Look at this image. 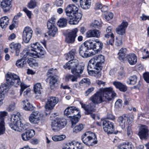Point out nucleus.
Returning <instances> with one entry per match:
<instances>
[{
  "mask_svg": "<svg viewBox=\"0 0 149 149\" xmlns=\"http://www.w3.org/2000/svg\"><path fill=\"white\" fill-rule=\"evenodd\" d=\"M116 95V93L112 88H101L90 97V100L93 103H91L88 105L81 102L80 104L82 108L85 111V114L88 115L95 111L96 104H100L103 102H109L112 100Z\"/></svg>",
  "mask_w": 149,
  "mask_h": 149,
  "instance_id": "f257e3e1",
  "label": "nucleus"
},
{
  "mask_svg": "<svg viewBox=\"0 0 149 149\" xmlns=\"http://www.w3.org/2000/svg\"><path fill=\"white\" fill-rule=\"evenodd\" d=\"M31 50H29L24 54L21 58L25 61L27 59L30 58L29 57L35 58L41 57L45 54V52L43 49V48L38 42L31 44Z\"/></svg>",
  "mask_w": 149,
  "mask_h": 149,
  "instance_id": "f03ea898",
  "label": "nucleus"
},
{
  "mask_svg": "<svg viewBox=\"0 0 149 149\" xmlns=\"http://www.w3.org/2000/svg\"><path fill=\"white\" fill-rule=\"evenodd\" d=\"M6 78L7 84L9 86L14 85L17 87L20 85V95L22 94L24 90L27 88L25 84L21 83L19 77L15 74L8 72L6 74Z\"/></svg>",
  "mask_w": 149,
  "mask_h": 149,
  "instance_id": "7ed1b4c3",
  "label": "nucleus"
},
{
  "mask_svg": "<svg viewBox=\"0 0 149 149\" xmlns=\"http://www.w3.org/2000/svg\"><path fill=\"white\" fill-rule=\"evenodd\" d=\"M79 113L77 108L74 107H68L64 111V114L65 115L72 118V127L79 121V118L77 116Z\"/></svg>",
  "mask_w": 149,
  "mask_h": 149,
  "instance_id": "20e7f679",
  "label": "nucleus"
},
{
  "mask_svg": "<svg viewBox=\"0 0 149 149\" xmlns=\"http://www.w3.org/2000/svg\"><path fill=\"white\" fill-rule=\"evenodd\" d=\"M81 139L84 143L88 146H93L97 142L95 134L90 131L86 132L82 136Z\"/></svg>",
  "mask_w": 149,
  "mask_h": 149,
  "instance_id": "39448f33",
  "label": "nucleus"
},
{
  "mask_svg": "<svg viewBox=\"0 0 149 149\" xmlns=\"http://www.w3.org/2000/svg\"><path fill=\"white\" fill-rule=\"evenodd\" d=\"M104 56L101 55L95 56L89 62V67L93 66V68L97 70L101 71L102 69V64L104 61Z\"/></svg>",
  "mask_w": 149,
  "mask_h": 149,
  "instance_id": "423d86ee",
  "label": "nucleus"
},
{
  "mask_svg": "<svg viewBox=\"0 0 149 149\" xmlns=\"http://www.w3.org/2000/svg\"><path fill=\"white\" fill-rule=\"evenodd\" d=\"M58 102V98L56 97L50 96L47 98V101L45 104V107L46 111H49L48 113H45L46 116L50 113V111L54 109L55 105Z\"/></svg>",
  "mask_w": 149,
  "mask_h": 149,
  "instance_id": "0eeeda50",
  "label": "nucleus"
},
{
  "mask_svg": "<svg viewBox=\"0 0 149 149\" xmlns=\"http://www.w3.org/2000/svg\"><path fill=\"white\" fill-rule=\"evenodd\" d=\"M134 116L132 115L129 116L128 117H126L125 116H120L118 118L117 121L119 124V126L123 129L128 124L129 125H131L133 121Z\"/></svg>",
  "mask_w": 149,
  "mask_h": 149,
  "instance_id": "6e6552de",
  "label": "nucleus"
},
{
  "mask_svg": "<svg viewBox=\"0 0 149 149\" xmlns=\"http://www.w3.org/2000/svg\"><path fill=\"white\" fill-rule=\"evenodd\" d=\"M89 47L85 42L80 46L79 49V54L83 58H87L94 55L93 52H89Z\"/></svg>",
  "mask_w": 149,
  "mask_h": 149,
  "instance_id": "1a4fd4ad",
  "label": "nucleus"
},
{
  "mask_svg": "<svg viewBox=\"0 0 149 149\" xmlns=\"http://www.w3.org/2000/svg\"><path fill=\"white\" fill-rule=\"evenodd\" d=\"M55 18L52 17L48 20L47 22V27L49 30L48 34L53 37H54L58 32L57 28L55 26Z\"/></svg>",
  "mask_w": 149,
  "mask_h": 149,
  "instance_id": "9d476101",
  "label": "nucleus"
},
{
  "mask_svg": "<svg viewBox=\"0 0 149 149\" xmlns=\"http://www.w3.org/2000/svg\"><path fill=\"white\" fill-rule=\"evenodd\" d=\"M66 125L65 119L57 118L52 123V128L54 131H57Z\"/></svg>",
  "mask_w": 149,
  "mask_h": 149,
  "instance_id": "9b49d317",
  "label": "nucleus"
},
{
  "mask_svg": "<svg viewBox=\"0 0 149 149\" xmlns=\"http://www.w3.org/2000/svg\"><path fill=\"white\" fill-rule=\"evenodd\" d=\"M86 44L89 47L90 50L92 49L95 52V53H97L102 49L103 46V44L99 41L89 40L87 42Z\"/></svg>",
  "mask_w": 149,
  "mask_h": 149,
  "instance_id": "f8f14e48",
  "label": "nucleus"
},
{
  "mask_svg": "<svg viewBox=\"0 0 149 149\" xmlns=\"http://www.w3.org/2000/svg\"><path fill=\"white\" fill-rule=\"evenodd\" d=\"M103 126L104 130L108 134H116V132H113L114 125L112 122L108 120H104L103 123Z\"/></svg>",
  "mask_w": 149,
  "mask_h": 149,
  "instance_id": "ddd939ff",
  "label": "nucleus"
},
{
  "mask_svg": "<svg viewBox=\"0 0 149 149\" xmlns=\"http://www.w3.org/2000/svg\"><path fill=\"white\" fill-rule=\"evenodd\" d=\"M33 31L29 27H25L24 30L22 34V39L26 43H28L30 40L32 35Z\"/></svg>",
  "mask_w": 149,
  "mask_h": 149,
  "instance_id": "4468645a",
  "label": "nucleus"
},
{
  "mask_svg": "<svg viewBox=\"0 0 149 149\" xmlns=\"http://www.w3.org/2000/svg\"><path fill=\"white\" fill-rule=\"evenodd\" d=\"M41 118V113L38 111L32 112L29 117L30 122L32 124H38Z\"/></svg>",
  "mask_w": 149,
  "mask_h": 149,
  "instance_id": "2eb2a0df",
  "label": "nucleus"
},
{
  "mask_svg": "<svg viewBox=\"0 0 149 149\" xmlns=\"http://www.w3.org/2000/svg\"><path fill=\"white\" fill-rule=\"evenodd\" d=\"M77 32L78 29L76 28L69 32L66 36L65 40V42L68 43H72L74 42Z\"/></svg>",
  "mask_w": 149,
  "mask_h": 149,
  "instance_id": "dca6fc26",
  "label": "nucleus"
},
{
  "mask_svg": "<svg viewBox=\"0 0 149 149\" xmlns=\"http://www.w3.org/2000/svg\"><path fill=\"white\" fill-rule=\"evenodd\" d=\"M82 17V14L80 13H78V11L75 12L74 14L69 19V23L70 24L74 25L77 24Z\"/></svg>",
  "mask_w": 149,
  "mask_h": 149,
  "instance_id": "f3484780",
  "label": "nucleus"
},
{
  "mask_svg": "<svg viewBox=\"0 0 149 149\" xmlns=\"http://www.w3.org/2000/svg\"><path fill=\"white\" fill-rule=\"evenodd\" d=\"M78 10L77 7L73 4L68 5L65 8V12L67 15L69 17V19L74 14L75 12L78 11Z\"/></svg>",
  "mask_w": 149,
  "mask_h": 149,
  "instance_id": "a211bd4d",
  "label": "nucleus"
},
{
  "mask_svg": "<svg viewBox=\"0 0 149 149\" xmlns=\"http://www.w3.org/2000/svg\"><path fill=\"white\" fill-rule=\"evenodd\" d=\"M78 64V60L74 59L70 60L64 65L63 67L65 69H71V70H72V69H74Z\"/></svg>",
  "mask_w": 149,
  "mask_h": 149,
  "instance_id": "6ab92c4d",
  "label": "nucleus"
},
{
  "mask_svg": "<svg viewBox=\"0 0 149 149\" xmlns=\"http://www.w3.org/2000/svg\"><path fill=\"white\" fill-rule=\"evenodd\" d=\"M35 135V132L33 130H29L22 133L21 137L22 140L27 141L31 139Z\"/></svg>",
  "mask_w": 149,
  "mask_h": 149,
  "instance_id": "aec40b11",
  "label": "nucleus"
},
{
  "mask_svg": "<svg viewBox=\"0 0 149 149\" xmlns=\"http://www.w3.org/2000/svg\"><path fill=\"white\" fill-rule=\"evenodd\" d=\"M148 127L146 125L142 126L138 134L141 139H147L148 135Z\"/></svg>",
  "mask_w": 149,
  "mask_h": 149,
  "instance_id": "412c9836",
  "label": "nucleus"
},
{
  "mask_svg": "<svg viewBox=\"0 0 149 149\" xmlns=\"http://www.w3.org/2000/svg\"><path fill=\"white\" fill-rule=\"evenodd\" d=\"M11 0H0V6L5 12L9 11L11 8Z\"/></svg>",
  "mask_w": 149,
  "mask_h": 149,
  "instance_id": "4be33fe9",
  "label": "nucleus"
},
{
  "mask_svg": "<svg viewBox=\"0 0 149 149\" xmlns=\"http://www.w3.org/2000/svg\"><path fill=\"white\" fill-rule=\"evenodd\" d=\"M128 25V23L126 22L123 21L116 29L117 33L120 35H123L125 33L126 29Z\"/></svg>",
  "mask_w": 149,
  "mask_h": 149,
  "instance_id": "5701e85b",
  "label": "nucleus"
},
{
  "mask_svg": "<svg viewBox=\"0 0 149 149\" xmlns=\"http://www.w3.org/2000/svg\"><path fill=\"white\" fill-rule=\"evenodd\" d=\"M62 149H82V147L81 143L74 141L69 143L68 145Z\"/></svg>",
  "mask_w": 149,
  "mask_h": 149,
  "instance_id": "b1692460",
  "label": "nucleus"
},
{
  "mask_svg": "<svg viewBox=\"0 0 149 149\" xmlns=\"http://www.w3.org/2000/svg\"><path fill=\"white\" fill-rule=\"evenodd\" d=\"M84 69V65L82 64H78L74 69L71 70L72 73L78 77H80V74H81Z\"/></svg>",
  "mask_w": 149,
  "mask_h": 149,
  "instance_id": "393cba45",
  "label": "nucleus"
},
{
  "mask_svg": "<svg viewBox=\"0 0 149 149\" xmlns=\"http://www.w3.org/2000/svg\"><path fill=\"white\" fill-rule=\"evenodd\" d=\"M42 89L41 84L40 83H37L34 85L33 86L34 91L36 95V97L38 96V98H41V94Z\"/></svg>",
  "mask_w": 149,
  "mask_h": 149,
  "instance_id": "a878e982",
  "label": "nucleus"
},
{
  "mask_svg": "<svg viewBox=\"0 0 149 149\" xmlns=\"http://www.w3.org/2000/svg\"><path fill=\"white\" fill-rule=\"evenodd\" d=\"M131 65L135 64L137 62V58L136 55L134 54H130L127 55L126 58Z\"/></svg>",
  "mask_w": 149,
  "mask_h": 149,
  "instance_id": "bb28decb",
  "label": "nucleus"
},
{
  "mask_svg": "<svg viewBox=\"0 0 149 149\" xmlns=\"http://www.w3.org/2000/svg\"><path fill=\"white\" fill-rule=\"evenodd\" d=\"M17 123L19 125V132L26 130L29 127L28 124L23 119H20Z\"/></svg>",
  "mask_w": 149,
  "mask_h": 149,
  "instance_id": "cd10ccee",
  "label": "nucleus"
},
{
  "mask_svg": "<svg viewBox=\"0 0 149 149\" xmlns=\"http://www.w3.org/2000/svg\"><path fill=\"white\" fill-rule=\"evenodd\" d=\"M113 84L118 89L121 91L125 92L127 90V86L120 82L114 81L113 82Z\"/></svg>",
  "mask_w": 149,
  "mask_h": 149,
  "instance_id": "c85d7f7f",
  "label": "nucleus"
},
{
  "mask_svg": "<svg viewBox=\"0 0 149 149\" xmlns=\"http://www.w3.org/2000/svg\"><path fill=\"white\" fill-rule=\"evenodd\" d=\"M49 77L50 78L49 84L51 89H54L55 88V85L57 82L58 79V77L56 75L53 76L49 75Z\"/></svg>",
  "mask_w": 149,
  "mask_h": 149,
  "instance_id": "c756f323",
  "label": "nucleus"
},
{
  "mask_svg": "<svg viewBox=\"0 0 149 149\" xmlns=\"http://www.w3.org/2000/svg\"><path fill=\"white\" fill-rule=\"evenodd\" d=\"M10 48L11 49L15 50L16 55L18 56L20 52V49L21 48V45L19 43H15L13 42L10 45Z\"/></svg>",
  "mask_w": 149,
  "mask_h": 149,
  "instance_id": "7c9ffc66",
  "label": "nucleus"
},
{
  "mask_svg": "<svg viewBox=\"0 0 149 149\" xmlns=\"http://www.w3.org/2000/svg\"><path fill=\"white\" fill-rule=\"evenodd\" d=\"M9 19L7 16L2 17L0 19V25L2 28H5L9 23Z\"/></svg>",
  "mask_w": 149,
  "mask_h": 149,
  "instance_id": "2f4dec72",
  "label": "nucleus"
},
{
  "mask_svg": "<svg viewBox=\"0 0 149 149\" xmlns=\"http://www.w3.org/2000/svg\"><path fill=\"white\" fill-rule=\"evenodd\" d=\"M5 84L2 85L0 87V106L3 103V101L4 98V90H6L7 87L5 86Z\"/></svg>",
  "mask_w": 149,
  "mask_h": 149,
  "instance_id": "473e14b6",
  "label": "nucleus"
},
{
  "mask_svg": "<svg viewBox=\"0 0 149 149\" xmlns=\"http://www.w3.org/2000/svg\"><path fill=\"white\" fill-rule=\"evenodd\" d=\"M80 3L82 8L84 9H87L91 5V0H86L85 1L80 0Z\"/></svg>",
  "mask_w": 149,
  "mask_h": 149,
  "instance_id": "72a5a7b5",
  "label": "nucleus"
},
{
  "mask_svg": "<svg viewBox=\"0 0 149 149\" xmlns=\"http://www.w3.org/2000/svg\"><path fill=\"white\" fill-rule=\"evenodd\" d=\"M126 49L124 48H122L119 51L118 53V57L120 60L123 61L125 60L126 57H125L126 52Z\"/></svg>",
  "mask_w": 149,
  "mask_h": 149,
  "instance_id": "f704fd0d",
  "label": "nucleus"
},
{
  "mask_svg": "<svg viewBox=\"0 0 149 149\" xmlns=\"http://www.w3.org/2000/svg\"><path fill=\"white\" fill-rule=\"evenodd\" d=\"M76 54V50L74 49H72L69 53L66 54L65 59L69 61L71 59H74L75 56Z\"/></svg>",
  "mask_w": 149,
  "mask_h": 149,
  "instance_id": "c9c22d12",
  "label": "nucleus"
},
{
  "mask_svg": "<svg viewBox=\"0 0 149 149\" xmlns=\"http://www.w3.org/2000/svg\"><path fill=\"white\" fill-rule=\"evenodd\" d=\"M67 20L64 18H61L57 22V25L60 27H64L67 25Z\"/></svg>",
  "mask_w": 149,
  "mask_h": 149,
  "instance_id": "e433bc0d",
  "label": "nucleus"
},
{
  "mask_svg": "<svg viewBox=\"0 0 149 149\" xmlns=\"http://www.w3.org/2000/svg\"><path fill=\"white\" fill-rule=\"evenodd\" d=\"M92 68H93L94 69H95V68H93V65L89 67L88 64L87 68V70L88 73L90 75L95 76V74H99V72L100 71L97 70V71H95L93 70H92Z\"/></svg>",
  "mask_w": 149,
  "mask_h": 149,
  "instance_id": "4c0bfd02",
  "label": "nucleus"
},
{
  "mask_svg": "<svg viewBox=\"0 0 149 149\" xmlns=\"http://www.w3.org/2000/svg\"><path fill=\"white\" fill-rule=\"evenodd\" d=\"M24 104V109L26 110L31 111L33 109V107L32 104L28 102L27 100L23 101Z\"/></svg>",
  "mask_w": 149,
  "mask_h": 149,
  "instance_id": "58836bf2",
  "label": "nucleus"
},
{
  "mask_svg": "<svg viewBox=\"0 0 149 149\" xmlns=\"http://www.w3.org/2000/svg\"><path fill=\"white\" fill-rule=\"evenodd\" d=\"M26 62L25 61L21 59L17 61L15 65L18 68H22L26 65Z\"/></svg>",
  "mask_w": 149,
  "mask_h": 149,
  "instance_id": "ea45409f",
  "label": "nucleus"
},
{
  "mask_svg": "<svg viewBox=\"0 0 149 149\" xmlns=\"http://www.w3.org/2000/svg\"><path fill=\"white\" fill-rule=\"evenodd\" d=\"M18 121V120L16 121L15 120L14 121L11 122L10 124V126L11 129L14 130L19 132V125H18V124L17 123Z\"/></svg>",
  "mask_w": 149,
  "mask_h": 149,
  "instance_id": "a19ab883",
  "label": "nucleus"
},
{
  "mask_svg": "<svg viewBox=\"0 0 149 149\" xmlns=\"http://www.w3.org/2000/svg\"><path fill=\"white\" fill-rule=\"evenodd\" d=\"M27 63L30 66L33 67L37 66L38 65V63L36 62V60L35 59L31 58L28 59Z\"/></svg>",
  "mask_w": 149,
  "mask_h": 149,
  "instance_id": "79ce46f5",
  "label": "nucleus"
},
{
  "mask_svg": "<svg viewBox=\"0 0 149 149\" xmlns=\"http://www.w3.org/2000/svg\"><path fill=\"white\" fill-rule=\"evenodd\" d=\"M91 27L99 29L102 26V24L101 22H99L97 20H95L91 24Z\"/></svg>",
  "mask_w": 149,
  "mask_h": 149,
  "instance_id": "37998d69",
  "label": "nucleus"
},
{
  "mask_svg": "<svg viewBox=\"0 0 149 149\" xmlns=\"http://www.w3.org/2000/svg\"><path fill=\"white\" fill-rule=\"evenodd\" d=\"M112 29V28L111 26H109L107 27L106 29V31L104 32V36L107 38H109L110 35L111 36V31Z\"/></svg>",
  "mask_w": 149,
  "mask_h": 149,
  "instance_id": "c03bdc74",
  "label": "nucleus"
},
{
  "mask_svg": "<svg viewBox=\"0 0 149 149\" xmlns=\"http://www.w3.org/2000/svg\"><path fill=\"white\" fill-rule=\"evenodd\" d=\"M66 137L64 135H62L60 136L55 135L52 138V140L55 141H59L64 139Z\"/></svg>",
  "mask_w": 149,
  "mask_h": 149,
  "instance_id": "a18cd8bd",
  "label": "nucleus"
},
{
  "mask_svg": "<svg viewBox=\"0 0 149 149\" xmlns=\"http://www.w3.org/2000/svg\"><path fill=\"white\" fill-rule=\"evenodd\" d=\"M123 69V67L120 68L121 71L118 72L117 76V78L119 80H121L125 77V73Z\"/></svg>",
  "mask_w": 149,
  "mask_h": 149,
  "instance_id": "49530a36",
  "label": "nucleus"
},
{
  "mask_svg": "<svg viewBox=\"0 0 149 149\" xmlns=\"http://www.w3.org/2000/svg\"><path fill=\"white\" fill-rule=\"evenodd\" d=\"M119 149H131L132 146L129 144L123 143L118 146Z\"/></svg>",
  "mask_w": 149,
  "mask_h": 149,
  "instance_id": "de8ad7c7",
  "label": "nucleus"
},
{
  "mask_svg": "<svg viewBox=\"0 0 149 149\" xmlns=\"http://www.w3.org/2000/svg\"><path fill=\"white\" fill-rule=\"evenodd\" d=\"M84 127L82 124H79V125L76 126L73 129V132H74L77 133L79 131H80Z\"/></svg>",
  "mask_w": 149,
  "mask_h": 149,
  "instance_id": "09e8293b",
  "label": "nucleus"
},
{
  "mask_svg": "<svg viewBox=\"0 0 149 149\" xmlns=\"http://www.w3.org/2000/svg\"><path fill=\"white\" fill-rule=\"evenodd\" d=\"M137 77L135 75H133L130 77L129 78L130 81L129 84H134L137 81Z\"/></svg>",
  "mask_w": 149,
  "mask_h": 149,
  "instance_id": "8fccbe9b",
  "label": "nucleus"
},
{
  "mask_svg": "<svg viewBox=\"0 0 149 149\" xmlns=\"http://www.w3.org/2000/svg\"><path fill=\"white\" fill-rule=\"evenodd\" d=\"M7 113L6 111H1L0 112V122L5 123L4 118L7 116Z\"/></svg>",
  "mask_w": 149,
  "mask_h": 149,
  "instance_id": "3c124183",
  "label": "nucleus"
},
{
  "mask_svg": "<svg viewBox=\"0 0 149 149\" xmlns=\"http://www.w3.org/2000/svg\"><path fill=\"white\" fill-rule=\"evenodd\" d=\"M5 130V123L0 122V135L4 134Z\"/></svg>",
  "mask_w": 149,
  "mask_h": 149,
  "instance_id": "603ef678",
  "label": "nucleus"
},
{
  "mask_svg": "<svg viewBox=\"0 0 149 149\" xmlns=\"http://www.w3.org/2000/svg\"><path fill=\"white\" fill-rule=\"evenodd\" d=\"M36 4L35 0H31L28 4V7L31 8H33L36 6Z\"/></svg>",
  "mask_w": 149,
  "mask_h": 149,
  "instance_id": "864d4df0",
  "label": "nucleus"
},
{
  "mask_svg": "<svg viewBox=\"0 0 149 149\" xmlns=\"http://www.w3.org/2000/svg\"><path fill=\"white\" fill-rule=\"evenodd\" d=\"M122 44V37L119 36L116 38V41L115 43V45L117 46H120Z\"/></svg>",
  "mask_w": 149,
  "mask_h": 149,
  "instance_id": "5fc2aeb1",
  "label": "nucleus"
},
{
  "mask_svg": "<svg viewBox=\"0 0 149 149\" xmlns=\"http://www.w3.org/2000/svg\"><path fill=\"white\" fill-rule=\"evenodd\" d=\"M56 69H54L53 68H52L48 70L47 72V75L53 76L55 75L56 73Z\"/></svg>",
  "mask_w": 149,
  "mask_h": 149,
  "instance_id": "6e6d98bb",
  "label": "nucleus"
},
{
  "mask_svg": "<svg viewBox=\"0 0 149 149\" xmlns=\"http://www.w3.org/2000/svg\"><path fill=\"white\" fill-rule=\"evenodd\" d=\"M93 37L99 38L100 36V32L96 29H93Z\"/></svg>",
  "mask_w": 149,
  "mask_h": 149,
  "instance_id": "4d7b16f0",
  "label": "nucleus"
},
{
  "mask_svg": "<svg viewBox=\"0 0 149 149\" xmlns=\"http://www.w3.org/2000/svg\"><path fill=\"white\" fill-rule=\"evenodd\" d=\"M122 100L120 99H118L115 103V106L117 108H120L122 106Z\"/></svg>",
  "mask_w": 149,
  "mask_h": 149,
  "instance_id": "13d9d810",
  "label": "nucleus"
},
{
  "mask_svg": "<svg viewBox=\"0 0 149 149\" xmlns=\"http://www.w3.org/2000/svg\"><path fill=\"white\" fill-rule=\"evenodd\" d=\"M143 78L144 80L148 83H149V73L146 72L143 75Z\"/></svg>",
  "mask_w": 149,
  "mask_h": 149,
  "instance_id": "bf43d9fd",
  "label": "nucleus"
},
{
  "mask_svg": "<svg viewBox=\"0 0 149 149\" xmlns=\"http://www.w3.org/2000/svg\"><path fill=\"white\" fill-rule=\"evenodd\" d=\"M111 39L107 41V44L108 45H113V43L114 40V35L113 33H111Z\"/></svg>",
  "mask_w": 149,
  "mask_h": 149,
  "instance_id": "052dcab7",
  "label": "nucleus"
},
{
  "mask_svg": "<svg viewBox=\"0 0 149 149\" xmlns=\"http://www.w3.org/2000/svg\"><path fill=\"white\" fill-rule=\"evenodd\" d=\"M93 31L91 30L88 31L86 34V36L88 38L93 37Z\"/></svg>",
  "mask_w": 149,
  "mask_h": 149,
  "instance_id": "680f3d73",
  "label": "nucleus"
},
{
  "mask_svg": "<svg viewBox=\"0 0 149 149\" xmlns=\"http://www.w3.org/2000/svg\"><path fill=\"white\" fill-rule=\"evenodd\" d=\"M113 17V13H109L106 15L105 16V18L107 20H109L112 18Z\"/></svg>",
  "mask_w": 149,
  "mask_h": 149,
  "instance_id": "e2e57ef3",
  "label": "nucleus"
},
{
  "mask_svg": "<svg viewBox=\"0 0 149 149\" xmlns=\"http://www.w3.org/2000/svg\"><path fill=\"white\" fill-rule=\"evenodd\" d=\"M15 108V103H12L9 105L8 108V110L9 111H13Z\"/></svg>",
  "mask_w": 149,
  "mask_h": 149,
  "instance_id": "0e129e2a",
  "label": "nucleus"
},
{
  "mask_svg": "<svg viewBox=\"0 0 149 149\" xmlns=\"http://www.w3.org/2000/svg\"><path fill=\"white\" fill-rule=\"evenodd\" d=\"M24 11L26 13L27 15L29 18H31V11L29 10L26 8H24L23 9Z\"/></svg>",
  "mask_w": 149,
  "mask_h": 149,
  "instance_id": "69168bd1",
  "label": "nucleus"
},
{
  "mask_svg": "<svg viewBox=\"0 0 149 149\" xmlns=\"http://www.w3.org/2000/svg\"><path fill=\"white\" fill-rule=\"evenodd\" d=\"M94 88L93 87H91L89 88L86 90L85 92V94L86 96H87L88 95L93 91Z\"/></svg>",
  "mask_w": 149,
  "mask_h": 149,
  "instance_id": "338daca9",
  "label": "nucleus"
},
{
  "mask_svg": "<svg viewBox=\"0 0 149 149\" xmlns=\"http://www.w3.org/2000/svg\"><path fill=\"white\" fill-rule=\"evenodd\" d=\"M63 3L62 0H56L55 2L56 5L58 6H61Z\"/></svg>",
  "mask_w": 149,
  "mask_h": 149,
  "instance_id": "774afa93",
  "label": "nucleus"
}]
</instances>
